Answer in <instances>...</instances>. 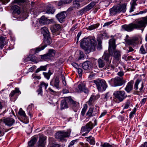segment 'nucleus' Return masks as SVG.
Returning a JSON list of instances; mask_svg holds the SVG:
<instances>
[{"mask_svg": "<svg viewBox=\"0 0 147 147\" xmlns=\"http://www.w3.org/2000/svg\"><path fill=\"white\" fill-rule=\"evenodd\" d=\"M97 44L95 38L93 36L83 39L81 42V46L82 49L87 51H93L95 49Z\"/></svg>", "mask_w": 147, "mask_h": 147, "instance_id": "f257e3e1", "label": "nucleus"}, {"mask_svg": "<svg viewBox=\"0 0 147 147\" xmlns=\"http://www.w3.org/2000/svg\"><path fill=\"white\" fill-rule=\"evenodd\" d=\"M115 40L114 39H111L109 41L108 51L110 55L113 56L115 59L118 60L120 58V52L116 49Z\"/></svg>", "mask_w": 147, "mask_h": 147, "instance_id": "f03ea898", "label": "nucleus"}, {"mask_svg": "<svg viewBox=\"0 0 147 147\" xmlns=\"http://www.w3.org/2000/svg\"><path fill=\"white\" fill-rule=\"evenodd\" d=\"M92 82L96 85L99 91H101L102 90H105L107 88L105 82L102 80L97 79L93 80Z\"/></svg>", "mask_w": 147, "mask_h": 147, "instance_id": "7ed1b4c3", "label": "nucleus"}, {"mask_svg": "<svg viewBox=\"0 0 147 147\" xmlns=\"http://www.w3.org/2000/svg\"><path fill=\"white\" fill-rule=\"evenodd\" d=\"M67 102H69L71 104L73 107H76L77 105V102L74 101L71 97H67L66 99L63 100L61 101V109L68 107Z\"/></svg>", "mask_w": 147, "mask_h": 147, "instance_id": "20e7f679", "label": "nucleus"}, {"mask_svg": "<svg viewBox=\"0 0 147 147\" xmlns=\"http://www.w3.org/2000/svg\"><path fill=\"white\" fill-rule=\"evenodd\" d=\"M44 38V39L42 46L36 48L35 51L36 53H38L43 50L47 45H49L51 43V39L50 36Z\"/></svg>", "mask_w": 147, "mask_h": 147, "instance_id": "39448f33", "label": "nucleus"}, {"mask_svg": "<svg viewBox=\"0 0 147 147\" xmlns=\"http://www.w3.org/2000/svg\"><path fill=\"white\" fill-rule=\"evenodd\" d=\"M142 80L137 79L135 83L134 89L137 90V91L140 93H143L144 91V83L141 82Z\"/></svg>", "mask_w": 147, "mask_h": 147, "instance_id": "423d86ee", "label": "nucleus"}, {"mask_svg": "<svg viewBox=\"0 0 147 147\" xmlns=\"http://www.w3.org/2000/svg\"><path fill=\"white\" fill-rule=\"evenodd\" d=\"M113 94L115 97L118 100L119 102L123 101L127 96L125 92L124 91H115Z\"/></svg>", "mask_w": 147, "mask_h": 147, "instance_id": "0eeeda50", "label": "nucleus"}, {"mask_svg": "<svg viewBox=\"0 0 147 147\" xmlns=\"http://www.w3.org/2000/svg\"><path fill=\"white\" fill-rule=\"evenodd\" d=\"M70 134V132L68 131H59L56 133L55 138L61 140H64L65 138L69 137Z\"/></svg>", "mask_w": 147, "mask_h": 147, "instance_id": "6e6552de", "label": "nucleus"}, {"mask_svg": "<svg viewBox=\"0 0 147 147\" xmlns=\"http://www.w3.org/2000/svg\"><path fill=\"white\" fill-rule=\"evenodd\" d=\"M109 82L113 84L115 86H122L125 84L126 82L122 78L117 77L114 79H112Z\"/></svg>", "mask_w": 147, "mask_h": 147, "instance_id": "1a4fd4ad", "label": "nucleus"}, {"mask_svg": "<svg viewBox=\"0 0 147 147\" xmlns=\"http://www.w3.org/2000/svg\"><path fill=\"white\" fill-rule=\"evenodd\" d=\"M95 4L96 3L95 2H91L85 7L79 11L78 12V14L79 15L83 14L84 13L91 9L94 6Z\"/></svg>", "mask_w": 147, "mask_h": 147, "instance_id": "9d476101", "label": "nucleus"}, {"mask_svg": "<svg viewBox=\"0 0 147 147\" xmlns=\"http://www.w3.org/2000/svg\"><path fill=\"white\" fill-rule=\"evenodd\" d=\"M94 126L93 123L90 121L87 123L85 126L81 128V131L82 132L86 131L87 133L89 132Z\"/></svg>", "mask_w": 147, "mask_h": 147, "instance_id": "9b49d317", "label": "nucleus"}, {"mask_svg": "<svg viewBox=\"0 0 147 147\" xmlns=\"http://www.w3.org/2000/svg\"><path fill=\"white\" fill-rule=\"evenodd\" d=\"M15 120L13 118L10 117L3 118V122L5 125L8 126H11L15 123Z\"/></svg>", "mask_w": 147, "mask_h": 147, "instance_id": "f8f14e48", "label": "nucleus"}, {"mask_svg": "<svg viewBox=\"0 0 147 147\" xmlns=\"http://www.w3.org/2000/svg\"><path fill=\"white\" fill-rule=\"evenodd\" d=\"M47 137L43 135L40 136L39 140L38 142L37 147H44L46 143Z\"/></svg>", "mask_w": 147, "mask_h": 147, "instance_id": "ddd939ff", "label": "nucleus"}, {"mask_svg": "<svg viewBox=\"0 0 147 147\" xmlns=\"http://www.w3.org/2000/svg\"><path fill=\"white\" fill-rule=\"evenodd\" d=\"M72 2V0H60L56 2V4L59 8L68 4Z\"/></svg>", "mask_w": 147, "mask_h": 147, "instance_id": "4468645a", "label": "nucleus"}, {"mask_svg": "<svg viewBox=\"0 0 147 147\" xmlns=\"http://www.w3.org/2000/svg\"><path fill=\"white\" fill-rule=\"evenodd\" d=\"M66 16V11H63L57 14L56 17L59 21L61 23L64 20Z\"/></svg>", "mask_w": 147, "mask_h": 147, "instance_id": "2eb2a0df", "label": "nucleus"}, {"mask_svg": "<svg viewBox=\"0 0 147 147\" xmlns=\"http://www.w3.org/2000/svg\"><path fill=\"white\" fill-rule=\"evenodd\" d=\"M60 81L58 77L56 76L53 78L50 82V85L56 87L57 88H59V85Z\"/></svg>", "mask_w": 147, "mask_h": 147, "instance_id": "dca6fc26", "label": "nucleus"}, {"mask_svg": "<svg viewBox=\"0 0 147 147\" xmlns=\"http://www.w3.org/2000/svg\"><path fill=\"white\" fill-rule=\"evenodd\" d=\"M83 68L86 70H90L92 68L91 63L90 61H86L82 64Z\"/></svg>", "mask_w": 147, "mask_h": 147, "instance_id": "f3484780", "label": "nucleus"}, {"mask_svg": "<svg viewBox=\"0 0 147 147\" xmlns=\"http://www.w3.org/2000/svg\"><path fill=\"white\" fill-rule=\"evenodd\" d=\"M134 81L131 80L127 84L125 90L127 92L129 93L133 89Z\"/></svg>", "mask_w": 147, "mask_h": 147, "instance_id": "a211bd4d", "label": "nucleus"}, {"mask_svg": "<svg viewBox=\"0 0 147 147\" xmlns=\"http://www.w3.org/2000/svg\"><path fill=\"white\" fill-rule=\"evenodd\" d=\"M53 21L52 19L50 20L46 18L44 16H42L40 18L39 21V23L41 24H48L50 22Z\"/></svg>", "mask_w": 147, "mask_h": 147, "instance_id": "6ab92c4d", "label": "nucleus"}, {"mask_svg": "<svg viewBox=\"0 0 147 147\" xmlns=\"http://www.w3.org/2000/svg\"><path fill=\"white\" fill-rule=\"evenodd\" d=\"M78 88L79 90L81 92H83L84 93L86 94L88 93L89 91L88 88H87L84 84L83 83H81L79 84L78 86Z\"/></svg>", "mask_w": 147, "mask_h": 147, "instance_id": "aec40b11", "label": "nucleus"}, {"mask_svg": "<svg viewBox=\"0 0 147 147\" xmlns=\"http://www.w3.org/2000/svg\"><path fill=\"white\" fill-rule=\"evenodd\" d=\"M7 42L8 40L6 37H0V48L2 49L4 46L7 44Z\"/></svg>", "mask_w": 147, "mask_h": 147, "instance_id": "412c9836", "label": "nucleus"}, {"mask_svg": "<svg viewBox=\"0 0 147 147\" xmlns=\"http://www.w3.org/2000/svg\"><path fill=\"white\" fill-rule=\"evenodd\" d=\"M117 5L114 6L110 9V13L111 15L113 16L119 13V9Z\"/></svg>", "mask_w": 147, "mask_h": 147, "instance_id": "4be33fe9", "label": "nucleus"}, {"mask_svg": "<svg viewBox=\"0 0 147 147\" xmlns=\"http://www.w3.org/2000/svg\"><path fill=\"white\" fill-rule=\"evenodd\" d=\"M41 32L43 34L44 38L50 37L49 32L47 28L45 27L42 28L41 29Z\"/></svg>", "mask_w": 147, "mask_h": 147, "instance_id": "5701e85b", "label": "nucleus"}, {"mask_svg": "<svg viewBox=\"0 0 147 147\" xmlns=\"http://www.w3.org/2000/svg\"><path fill=\"white\" fill-rule=\"evenodd\" d=\"M138 40L137 38L134 37L131 39H125V40L127 44L130 45H133Z\"/></svg>", "mask_w": 147, "mask_h": 147, "instance_id": "b1692460", "label": "nucleus"}, {"mask_svg": "<svg viewBox=\"0 0 147 147\" xmlns=\"http://www.w3.org/2000/svg\"><path fill=\"white\" fill-rule=\"evenodd\" d=\"M11 9L13 11V12L14 13L19 15L20 13V8L17 5H13L12 6Z\"/></svg>", "mask_w": 147, "mask_h": 147, "instance_id": "393cba45", "label": "nucleus"}, {"mask_svg": "<svg viewBox=\"0 0 147 147\" xmlns=\"http://www.w3.org/2000/svg\"><path fill=\"white\" fill-rule=\"evenodd\" d=\"M55 11V9L53 6H48L45 10V12L48 14H53Z\"/></svg>", "mask_w": 147, "mask_h": 147, "instance_id": "a878e982", "label": "nucleus"}, {"mask_svg": "<svg viewBox=\"0 0 147 147\" xmlns=\"http://www.w3.org/2000/svg\"><path fill=\"white\" fill-rule=\"evenodd\" d=\"M61 28L60 25L56 24L52 26L51 27L50 29L52 32L55 33L59 30Z\"/></svg>", "mask_w": 147, "mask_h": 147, "instance_id": "bb28decb", "label": "nucleus"}, {"mask_svg": "<svg viewBox=\"0 0 147 147\" xmlns=\"http://www.w3.org/2000/svg\"><path fill=\"white\" fill-rule=\"evenodd\" d=\"M117 7L119 8L120 10L119 13L122 12L123 13H124L126 11V4L124 3L120 5H117Z\"/></svg>", "mask_w": 147, "mask_h": 147, "instance_id": "cd10ccee", "label": "nucleus"}, {"mask_svg": "<svg viewBox=\"0 0 147 147\" xmlns=\"http://www.w3.org/2000/svg\"><path fill=\"white\" fill-rule=\"evenodd\" d=\"M98 67L100 68L103 67L105 65V63L104 61L101 58L98 59Z\"/></svg>", "mask_w": 147, "mask_h": 147, "instance_id": "c85d7f7f", "label": "nucleus"}, {"mask_svg": "<svg viewBox=\"0 0 147 147\" xmlns=\"http://www.w3.org/2000/svg\"><path fill=\"white\" fill-rule=\"evenodd\" d=\"M37 141V139L36 137L32 138L31 140L28 142V145L29 146H33L36 143Z\"/></svg>", "mask_w": 147, "mask_h": 147, "instance_id": "c756f323", "label": "nucleus"}, {"mask_svg": "<svg viewBox=\"0 0 147 147\" xmlns=\"http://www.w3.org/2000/svg\"><path fill=\"white\" fill-rule=\"evenodd\" d=\"M47 65L45 66H41L38 68L35 71V73H37L41 71H46L47 69Z\"/></svg>", "mask_w": 147, "mask_h": 147, "instance_id": "7c9ffc66", "label": "nucleus"}, {"mask_svg": "<svg viewBox=\"0 0 147 147\" xmlns=\"http://www.w3.org/2000/svg\"><path fill=\"white\" fill-rule=\"evenodd\" d=\"M87 140L91 144L94 145L95 144V141L94 138L93 137H92L91 136L87 137Z\"/></svg>", "mask_w": 147, "mask_h": 147, "instance_id": "2f4dec72", "label": "nucleus"}, {"mask_svg": "<svg viewBox=\"0 0 147 147\" xmlns=\"http://www.w3.org/2000/svg\"><path fill=\"white\" fill-rule=\"evenodd\" d=\"M49 58L54 56L55 54V51L53 49H49L48 53H47Z\"/></svg>", "mask_w": 147, "mask_h": 147, "instance_id": "473e14b6", "label": "nucleus"}, {"mask_svg": "<svg viewBox=\"0 0 147 147\" xmlns=\"http://www.w3.org/2000/svg\"><path fill=\"white\" fill-rule=\"evenodd\" d=\"M110 55V54H109L108 53L104 52V54L102 56V58L107 61H109Z\"/></svg>", "mask_w": 147, "mask_h": 147, "instance_id": "72a5a7b5", "label": "nucleus"}, {"mask_svg": "<svg viewBox=\"0 0 147 147\" xmlns=\"http://www.w3.org/2000/svg\"><path fill=\"white\" fill-rule=\"evenodd\" d=\"M18 113L20 116L24 118H27V116L25 112L21 108L20 109L18 112Z\"/></svg>", "mask_w": 147, "mask_h": 147, "instance_id": "f704fd0d", "label": "nucleus"}, {"mask_svg": "<svg viewBox=\"0 0 147 147\" xmlns=\"http://www.w3.org/2000/svg\"><path fill=\"white\" fill-rule=\"evenodd\" d=\"M93 110V109L92 108H90L88 111L86 113V115H88L89 117L93 116L94 115V114L93 115H92Z\"/></svg>", "mask_w": 147, "mask_h": 147, "instance_id": "c9c22d12", "label": "nucleus"}, {"mask_svg": "<svg viewBox=\"0 0 147 147\" xmlns=\"http://www.w3.org/2000/svg\"><path fill=\"white\" fill-rule=\"evenodd\" d=\"M95 97L94 96H91L88 102V104L90 105H92L94 102Z\"/></svg>", "mask_w": 147, "mask_h": 147, "instance_id": "e433bc0d", "label": "nucleus"}, {"mask_svg": "<svg viewBox=\"0 0 147 147\" xmlns=\"http://www.w3.org/2000/svg\"><path fill=\"white\" fill-rule=\"evenodd\" d=\"M140 51L141 54H144L147 53V49H146V47H144L142 45L141 47Z\"/></svg>", "mask_w": 147, "mask_h": 147, "instance_id": "4c0bfd02", "label": "nucleus"}, {"mask_svg": "<svg viewBox=\"0 0 147 147\" xmlns=\"http://www.w3.org/2000/svg\"><path fill=\"white\" fill-rule=\"evenodd\" d=\"M43 74L44 75L45 77L47 79H49L50 76L52 73L50 72V71H49L48 73H46L43 72Z\"/></svg>", "mask_w": 147, "mask_h": 147, "instance_id": "58836bf2", "label": "nucleus"}, {"mask_svg": "<svg viewBox=\"0 0 147 147\" xmlns=\"http://www.w3.org/2000/svg\"><path fill=\"white\" fill-rule=\"evenodd\" d=\"M99 24L93 25L88 27V29L89 30H92L97 28L99 26Z\"/></svg>", "mask_w": 147, "mask_h": 147, "instance_id": "ea45409f", "label": "nucleus"}, {"mask_svg": "<svg viewBox=\"0 0 147 147\" xmlns=\"http://www.w3.org/2000/svg\"><path fill=\"white\" fill-rule=\"evenodd\" d=\"M74 6L76 7H79L80 5L78 0H72Z\"/></svg>", "mask_w": 147, "mask_h": 147, "instance_id": "a19ab883", "label": "nucleus"}, {"mask_svg": "<svg viewBox=\"0 0 147 147\" xmlns=\"http://www.w3.org/2000/svg\"><path fill=\"white\" fill-rule=\"evenodd\" d=\"M26 1V0H14L12 2L13 3H17L18 4H20V3H24Z\"/></svg>", "mask_w": 147, "mask_h": 147, "instance_id": "79ce46f5", "label": "nucleus"}, {"mask_svg": "<svg viewBox=\"0 0 147 147\" xmlns=\"http://www.w3.org/2000/svg\"><path fill=\"white\" fill-rule=\"evenodd\" d=\"M48 85L47 83H46L44 82H40V84L39 86L42 87H45V89H46L48 86Z\"/></svg>", "mask_w": 147, "mask_h": 147, "instance_id": "37998d69", "label": "nucleus"}, {"mask_svg": "<svg viewBox=\"0 0 147 147\" xmlns=\"http://www.w3.org/2000/svg\"><path fill=\"white\" fill-rule=\"evenodd\" d=\"M130 100H127V102H126L125 104V106H124V109H127L129 106V105L130 103Z\"/></svg>", "mask_w": 147, "mask_h": 147, "instance_id": "c03bdc74", "label": "nucleus"}, {"mask_svg": "<svg viewBox=\"0 0 147 147\" xmlns=\"http://www.w3.org/2000/svg\"><path fill=\"white\" fill-rule=\"evenodd\" d=\"M87 106H85L84 108L82 109V110L81 112V115L84 116L85 114V113L86 111V109H87Z\"/></svg>", "mask_w": 147, "mask_h": 147, "instance_id": "a18cd8bd", "label": "nucleus"}, {"mask_svg": "<svg viewBox=\"0 0 147 147\" xmlns=\"http://www.w3.org/2000/svg\"><path fill=\"white\" fill-rule=\"evenodd\" d=\"M40 56L41 59H47L49 58L47 53L44 55H41Z\"/></svg>", "mask_w": 147, "mask_h": 147, "instance_id": "49530a36", "label": "nucleus"}, {"mask_svg": "<svg viewBox=\"0 0 147 147\" xmlns=\"http://www.w3.org/2000/svg\"><path fill=\"white\" fill-rule=\"evenodd\" d=\"M111 62V61H110L109 62V64L108 65V66H106V68L105 69H114L115 68V67L113 65H111V66H110V63Z\"/></svg>", "mask_w": 147, "mask_h": 147, "instance_id": "de8ad7c7", "label": "nucleus"}, {"mask_svg": "<svg viewBox=\"0 0 147 147\" xmlns=\"http://www.w3.org/2000/svg\"><path fill=\"white\" fill-rule=\"evenodd\" d=\"M101 146L102 147H113L111 145L107 143H104L103 144L101 145Z\"/></svg>", "mask_w": 147, "mask_h": 147, "instance_id": "09e8293b", "label": "nucleus"}, {"mask_svg": "<svg viewBox=\"0 0 147 147\" xmlns=\"http://www.w3.org/2000/svg\"><path fill=\"white\" fill-rule=\"evenodd\" d=\"M98 46L97 47V48L98 50H100L102 48L101 45V42L100 39L98 40Z\"/></svg>", "mask_w": 147, "mask_h": 147, "instance_id": "8fccbe9b", "label": "nucleus"}, {"mask_svg": "<svg viewBox=\"0 0 147 147\" xmlns=\"http://www.w3.org/2000/svg\"><path fill=\"white\" fill-rule=\"evenodd\" d=\"M147 12V9H145L143 11H141L139 13H137L136 14H134L133 15H138L139 14H142L143 13H145Z\"/></svg>", "mask_w": 147, "mask_h": 147, "instance_id": "3c124183", "label": "nucleus"}, {"mask_svg": "<svg viewBox=\"0 0 147 147\" xmlns=\"http://www.w3.org/2000/svg\"><path fill=\"white\" fill-rule=\"evenodd\" d=\"M76 142V140H74L70 142L68 147H70L72 146Z\"/></svg>", "mask_w": 147, "mask_h": 147, "instance_id": "603ef678", "label": "nucleus"}, {"mask_svg": "<svg viewBox=\"0 0 147 147\" xmlns=\"http://www.w3.org/2000/svg\"><path fill=\"white\" fill-rule=\"evenodd\" d=\"M39 88L37 90V92H38V95L40 94L41 95H42V88L41 86H40L39 85Z\"/></svg>", "mask_w": 147, "mask_h": 147, "instance_id": "864d4df0", "label": "nucleus"}, {"mask_svg": "<svg viewBox=\"0 0 147 147\" xmlns=\"http://www.w3.org/2000/svg\"><path fill=\"white\" fill-rule=\"evenodd\" d=\"M37 58L34 56H32L31 58L30 59V60L33 62H35L36 61Z\"/></svg>", "mask_w": 147, "mask_h": 147, "instance_id": "5fc2aeb1", "label": "nucleus"}, {"mask_svg": "<svg viewBox=\"0 0 147 147\" xmlns=\"http://www.w3.org/2000/svg\"><path fill=\"white\" fill-rule=\"evenodd\" d=\"M76 69H78L79 67V65L78 64L75 63H73L71 64Z\"/></svg>", "mask_w": 147, "mask_h": 147, "instance_id": "6e6d98bb", "label": "nucleus"}, {"mask_svg": "<svg viewBox=\"0 0 147 147\" xmlns=\"http://www.w3.org/2000/svg\"><path fill=\"white\" fill-rule=\"evenodd\" d=\"M78 70V71L79 74V76H82V70L81 69L79 68L78 67V68L77 69Z\"/></svg>", "mask_w": 147, "mask_h": 147, "instance_id": "4d7b16f0", "label": "nucleus"}, {"mask_svg": "<svg viewBox=\"0 0 147 147\" xmlns=\"http://www.w3.org/2000/svg\"><path fill=\"white\" fill-rule=\"evenodd\" d=\"M62 80L63 82V84L65 85L66 86V81L65 80V78L64 76H62Z\"/></svg>", "mask_w": 147, "mask_h": 147, "instance_id": "13d9d810", "label": "nucleus"}, {"mask_svg": "<svg viewBox=\"0 0 147 147\" xmlns=\"http://www.w3.org/2000/svg\"><path fill=\"white\" fill-rule=\"evenodd\" d=\"M146 98H145L142 100L140 102V104H141V105H142L144 104L146 101Z\"/></svg>", "mask_w": 147, "mask_h": 147, "instance_id": "bf43d9fd", "label": "nucleus"}, {"mask_svg": "<svg viewBox=\"0 0 147 147\" xmlns=\"http://www.w3.org/2000/svg\"><path fill=\"white\" fill-rule=\"evenodd\" d=\"M104 4H105V6H107L110 3V0L107 1L106 0L104 1Z\"/></svg>", "mask_w": 147, "mask_h": 147, "instance_id": "052dcab7", "label": "nucleus"}, {"mask_svg": "<svg viewBox=\"0 0 147 147\" xmlns=\"http://www.w3.org/2000/svg\"><path fill=\"white\" fill-rule=\"evenodd\" d=\"M113 21H110L109 22L105 23L104 24L103 26H109V25H110V24H111L113 23Z\"/></svg>", "mask_w": 147, "mask_h": 147, "instance_id": "680f3d73", "label": "nucleus"}, {"mask_svg": "<svg viewBox=\"0 0 147 147\" xmlns=\"http://www.w3.org/2000/svg\"><path fill=\"white\" fill-rule=\"evenodd\" d=\"M117 75L120 77H122L124 75V73L123 71H120L117 73Z\"/></svg>", "mask_w": 147, "mask_h": 147, "instance_id": "e2e57ef3", "label": "nucleus"}, {"mask_svg": "<svg viewBox=\"0 0 147 147\" xmlns=\"http://www.w3.org/2000/svg\"><path fill=\"white\" fill-rule=\"evenodd\" d=\"M136 111L134 110L133 111H132L129 115V117L130 118H131L132 117L133 115L135 113Z\"/></svg>", "mask_w": 147, "mask_h": 147, "instance_id": "0e129e2a", "label": "nucleus"}, {"mask_svg": "<svg viewBox=\"0 0 147 147\" xmlns=\"http://www.w3.org/2000/svg\"><path fill=\"white\" fill-rule=\"evenodd\" d=\"M74 9V7H69L68 9L67 10V11H66L68 12H70L72 10H73Z\"/></svg>", "mask_w": 147, "mask_h": 147, "instance_id": "69168bd1", "label": "nucleus"}, {"mask_svg": "<svg viewBox=\"0 0 147 147\" xmlns=\"http://www.w3.org/2000/svg\"><path fill=\"white\" fill-rule=\"evenodd\" d=\"M15 94V92L13 90L12 91L9 95V96L10 98L12 97Z\"/></svg>", "mask_w": 147, "mask_h": 147, "instance_id": "338daca9", "label": "nucleus"}, {"mask_svg": "<svg viewBox=\"0 0 147 147\" xmlns=\"http://www.w3.org/2000/svg\"><path fill=\"white\" fill-rule=\"evenodd\" d=\"M140 147H147V142H145L144 144H142Z\"/></svg>", "mask_w": 147, "mask_h": 147, "instance_id": "774afa93", "label": "nucleus"}]
</instances>
